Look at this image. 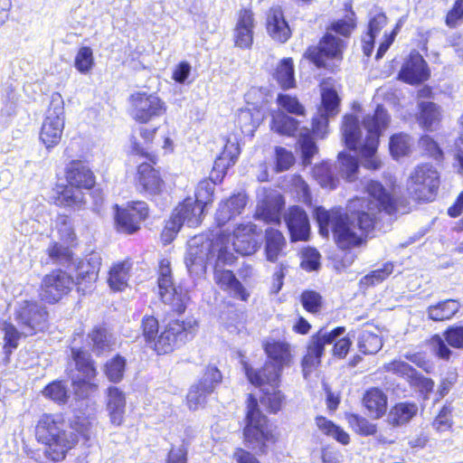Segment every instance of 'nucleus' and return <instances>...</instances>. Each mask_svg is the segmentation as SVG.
I'll return each mask as SVG.
<instances>
[{
	"mask_svg": "<svg viewBox=\"0 0 463 463\" xmlns=\"http://www.w3.org/2000/svg\"><path fill=\"white\" fill-rule=\"evenodd\" d=\"M368 196L349 201L347 213L341 208L326 210L322 206L315 209V217L322 236L329 235L331 226L335 241L341 249L360 245L364 236L374 226L376 214L384 212L391 215L395 212L394 203L383 186L375 181L366 185Z\"/></svg>",
	"mask_w": 463,
	"mask_h": 463,
	"instance_id": "f257e3e1",
	"label": "nucleus"
},
{
	"mask_svg": "<svg viewBox=\"0 0 463 463\" xmlns=\"http://www.w3.org/2000/svg\"><path fill=\"white\" fill-rule=\"evenodd\" d=\"M390 116L383 106L378 105L373 114H368L363 120L364 131L356 117L347 115L344 118L342 135L345 146L358 151L364 160V165L372 170L378 169L380 161L375 156L379 137L388 127Z\"/></svg>",
	"mask_w": 463,
	"mask_h": 463,
	"instance_id": "f03ea898",
	"label": "nucleus"
},
{
	"mask_svg": "<svg viewBox=\"0 0 463 463\" xmlns=\"http://www.w3.org/2000/svg\"><path fill=\"white\" fill-rule=\"evenodd\" d=\"M67 424L61 414H45L36 426V437L47 446L45 456L52 461H60L77 442V436L66 430Z\"/></svg>",
	"mask_w": 463,
	"mask_h": 463,
	"instance_id": "7ed1b4c3",
	"label": "nucleus"
},
{
	"mask_svg": "<svg viewBox=\"0 0 463 463\" xmlns=\"http://www.w3.org/2000/svg\"><path fill=\"white\" fill-rule=\"evenodd\" d=\"M66 179L70 186L57 190L55 203L61 206H78L83 202L80 189H90L95 184V176L87 163L74 160L66 168Z\"/></svg>",
	"mask_w": 463,
	"mask_h": 463,
	"instance_id": "20e7f679",
	"label": "nucleus"
},
{
	"mask_svg": "<svg viewBox=\"0 0 463 463\" xmlns=\"http://www.w3.org/2000/svg\"><path fill=\"white\" fill-rule=\"evenodd\" d=\"M243 437L245 446L260 454L266 453L267 444L274 441L267 417L261 413L258 406V401L252 395L248 398Z\"/></svg>",
	"mask_w": 463,
	"mask_h": 463,
	"instance_id": "39448f33",
	"label": "nucleus"
},
{
	"mask_svg": "<svg viewBox=\"0 0 463 463\" xmlns=\"http://www.w3.org/2000/svg\"><path fill=\"white\" fill-rule=\"evenodd\" d=\"M265 352L269 361L265 364L262 369L254 371L245 366L246 375L252 384H261L264 381L273 384L279 380L283 366L289 362L288 345L284 343L267 344Z\"/></svg>",
	"mask_w": 463,
	"mask_h": 463,
	"instance_id": "423d86ee",
	"label": "nucleus"
},
{
	"mask_svg": "<svg viewBox=\"0 0 463 463\" xmlns=\"http://www.w3.org/2000/svg\"><path fill=\"white\" fill-rule=\"evenodd\" d=\"M220 247H228L225 239L219 237L213 241L203 235L193 237L188 241V249L184 258L186 268L191 275L202 276L206 270L209 260L219 253Z\"/></svg>",
	"mask_w": 463,
	"mask_h": 463,
	"instance_id": "0eeeda50",
	"label": "nucleus"
},
{
	"mask_svg": "<svg viewBox=\"0 0 463 463\" xmlns=\"http://www.w3.org/2000/svg\"><path fill=\"white\" fill-rule=\"evenodd\" d=\"M439 185L437 170L430 164L417 165L410 174L407 188L418 201H432Z\"/></svg>",
	"mask_w": 463,
	"mask_h": 463,
	"instance_id": "6e6552de",
	"label": "nucleus"
},
{
	"mask_svg": "<svg viewBox=\"0 0 463 463\" xmlns=\"http://www.w3.org/2000/svg\"><path fill=\"white\" fill-rule=\"evenodd\" d=\"M14 319L24 336L43 332L48 325V313L34 300H22L17 303Z\"/></svg>",
	"mask_w": 463,
	"mask_h": 463,
	"instance_id": "1a4fd4ad",
	"label": "nucleus"
},
{
	"mask_svg": "<svg viewBox=\"0 0 463 463\" xmlns=\"http://www.w3.org/2000/svg\"><path fill=\"white\" fill-rule=\"evenodd\" d=\"M63 105L61 96L53 93L40 132V139L46 148H51L61 141L64 128Z\"/></svg>",
	"mask_w": 463,
	"mask_h": 463,
	"instance_id": "9d476101",
	"label": "nucleus"
},
{
	"mask_svg": "<svg viewBox=\"0 0 463 463\" xmlns=\"http://www.w3.org/2000/svg\"><path fill=\"white\" fill-rule=\"evenodd\" d=\"M129 114L137 122L146 124L165 113V102L155 93L137 91L129 97Z\"/></svg>",
	"mask_w": 463,
	"mask_h": 463,
	"instance_id": "9b49d317",
	"label": "nucleus"
},
{
	"mask_svg": "<svg viewBox=\"0 0 463 463\" xmlns=\"http://www.w3.org/2000/svg\"><path fill=\"white\" fill-rule=\"evenodd\" d=\"M345 42L332 32H326L317 45L310 46L305 52L304 57L317 68H327V61H341Z\"/></svg>",
	"mask_w": 463,
	"mask_h": 463,
	"instance_id": "f8f14e48",
	"label": "nucleus"
},
{
	"mask_svg": "<svg viewBox=\"0 0 463 463\" xmlns=\"http://www.w3.org/2000/svg\"><path fill=\"white\" fill-rule=\"evenodd\" d=\"M228 249L229 247H220L214 269V280L222 289L227 291L232 298L246 301L250 296L246 288L237 279L232 271L221 269L222 265L232 264L235 260L233 254Z\"/></svg>",
	"mask_w": 463,
	"mask_h": 463,
	"instance_id": "ddd939ff",
	"label": "nucleus"
},
{
	"mask_svg": "<svg viewBox=\"0 0 463 463\" xmlns=\"http://www.w3.org/2000/svg\"><path fill=\"white\" fill-rule=\"evenodd\" d=\"M345 331V328L343 326H338L330 332L322 328L311 336L307 354L302 360L303 373L306 378L320 364L325 345L334 343Z\"/></svg>",
	"mask_w": 463,
	"mask_h": 463,
	"instance_id": "4468645a",
	"label": "nucleus"
},
{
	"mask_svg": "<svg viewBox=\"0 0 463 463\" xmlns=\"http://www.w3.org/2000/svg\"><path fill=\"white\" fill-rule=\"evenodd\" d=\"M191 328L190 323L186 324L179 320L171 321L160 335H157L150 347L157 354L171 353L188 339V336L192 335Z\"/></svg>",
	"mask_w": 463,
	"mask_h": 463,
	"instance_id": "2eb2a0df",
	"label": "nucleus"
},
{
	"mask_svg": "<svg viewBox=\"0 0 463 463\" xmlns=\"http://www.w3.org/2000/svg\"><path fill=\"white\" fill-rule=\"evenodd\" d=\"M74 285L73 279L65 271L56 269L44 276L41 284L42 299L53 304L67 295Z\"/></svg>",
	"mask_w": 463,
	"mask_h": 463,
	"instance_id": "dca6fc26",
	"label": "nucleus"
},
{
	"mask_svg": "<svg viewBox=\"0 0 463 463\" xmlns=\"http://www.w3.org/2000/svg\"><path fill=\"white\" fill-rule=\"evenodd\" d=\"M148 215V207L145 202H133L126 208L116 205L115 222L118 232L133 234L140 229L141 222Z\"/></svg>",
	"mask_w": 463,
	"mask_h": 463,
	"instance_id": "f3484780",
	"label": "nucleus"
},
{
	"mask_svg": "<svg viewBox=\"0 0 463 463\" xmlns=\"http://www.w3.org/2000/svg\"><path fill=\"white\" fill-rule=\"evenodd\" d=\"M340 99L336 90L324 86L321 90V106L317 115L312 120V129L317 136L321 137L326 132L328 118L335 116L339 111Z\"/></svg>",
	"mask_w": 463,
	"mask_h": 463,
	"instance_id": "a211bd4d",
	"label": "nucleus"
},
{
	"mask_svg": "<svg viewBox=\"0 0 463 463\" xmlns=\"http://www.w3.org/2000/svg\"><path fill=\"white\" fill-rule=\"evenodd\" d=\"M222 381V374L216 367H207L204 374L198 383L194 384L186 396L187 404L191 410H197L206 402V397L211 394L215 385Z\"/></svg>",
	"mask_w": 463,
	"mask_h": 463,
	"instance_id": "6ab92c4d",
	"label": "nucleus"
},
{
	"mask_svg": "<svg viewBox=\"0 0 463 463\" xmlns=\"http://www.w3.org/2000/svg\"><path fill=\"white\" fill-rule=\"evenodd\" d=\"M257 226L251 222L241 223L233 231L232 249L241 255H251L260 248Z\"/></svg>",
	"mask_w": 463,
	"mask_h": 463,
	"instance_id": "aec40b11",
	"label": "nucleus"
},
{
	"mask_svg": "<svg viewBox=\"0 0 463 463\" xmlns=\"http://www.w3.org/2000/svg\"><path fill=\"white\" fill-rule=\"evenodd\" d=\"M285 222L290 233L291 241H307L309 237L310 224L306 212L298 205L291 206L284 215Z\"/></svg>",
	"mask_w": 463,
	"mask_h": 463,
	"instance_id": "412c9836",
	"label": "nucleus"
},
{
	"mask_svg": "<svg viewBox=\"0 0 463 463\" xmlns=\"http://www.w3.org/2000/svg\"><path fill=\"white\" fill-rule=\"evenodd\" d=\"M157 284L163 302L171 306L172 309L178 314L184 312L188 296L181 288L175 286L173 277L158 278Z\"/></svg>",
	"mask_w": 463,
	"mask_h": 463,
	"instance_id": "4be33fe9",
	"label": "nucleus"
},
{
	"mask_svg": "<svg viewBox=\"0 0 463 463\" xmlns=\"http://www.w3.org/2000/svg\"><path fill=\"white\" fill-rule=\"evenodd\" d=\"M254 27L255 21L252 12L249 9L241 10L233 31L235 46L241 49L250 48L253 42Z\"/></svg>",
	"mask_w": 463,
	"mask_h": 463,
	"instance_id": "5701e85b",
	"label": "nucleus"
},
{
	"mask_svg": "<svg viewBox=\"0 0 463 463\" xmlns=\"http://www.w3.org/2000/svg\"><path fill=\"white\" fill-rule=\"evenodd\" d=\"M428 76L426 61L418 52L411 53L399 73L400 79L410 84L423 81Z\"/></svg>",
	"mask_w": 463,
	"mask_h": 463,
	"instance_id": "b1692460",
	"label": "nucleus"
},
{
	"mask_svg": "<svg viewBox=\"0 0 463 463\" xmlns=\"http://www.w3.org/2000/svg\"><path fill=\"white\" fill-rule=\"evenodd\" d=\"M137 184L142 192L149 195L159 194L164 185L158 171L148 163H141L138 165Z\"/></svg>",
	"mask_w": 463,
	"mask_h": 463,
	"instance_id": "393cba45",
	"label": "nucleus"
},
{
	"mask_svg": "<svg viewBox=\"0 0 463 463\" xmlns=\"http://www.w3.org/2000/svg\"><path fill=\"white\" fill-rule=\"evenodd\" d=\"M267 31L272 39L279 43H285L289 39L291 30L280 6L269 9L267 15Z\"/></svg>",
	"mask_w": 463,
	"mask_h": 463,
	"instance_id": "a878e982",
	"label": "nucleus"
},
{
	"mask_svg": "<svg viewBox=\"0 0 463 463\" xmlns=\"http://www.w3.org/2000/svg\"><path fill=\"white\" fill-rule=\"evenodd\" d=\"M203 213V209L193 198L188 197L175 209L171 218L177 219L180 227L184 224L195 227L201 222Z\"/></svg>",
	"mask_w": 463,
	"mask_h": 463,
	"instance_id": "bb28decb",
	"label": "nucleus"
},
{
	"mask_svg": "<svg viewBox=\"0 0 463 463\" xmlns=\"http://www.w3.org/2000/svg\"><path fill=\"white\" fill-rule=\"evenodd\" d=\"M126 408L125 393L116 386H110L107 390V411L110 422L119 426L124 420Z\"/></svg>",
	"mask_w": 463,
	"mask_h": 463,
	"instance_id": "cd10ccee",
	"label": "nucleus"
},
{
	"mask_svg": "<svg viewBox=\"0 0 463 463\" xmlns=\"http://www.w3.org/2000/svg\"><path fill=\"white\" fill-rule=\"evenodd\" d=\"M247 203V197L244 194H234L225 202H222L216 213V221L219 225L225 224L232 217L239 215Z\"/></svg>",
	"mask_w": 463,
	"mask_h": 463,
	"instance_id": "c85d7f7f",
	"label": "nucleus"
},
{
	"mask_svg": "<svg viewBox=\"0 0 463 463\" xmlns=\"http://www.w3.org/2000/svg\"><path fill=\"white\" fill-rule=\"evenodd\" d=\"M286 239L279 230L269 228L265 232V254L270 262H276L284 253Z\"/></svg>",
	"mask_w": 463,
	"mask_h": 463,
	"instance_id": "c756f323",
	"label": "nucleus"
},
{
	"mask_svg": "<svg viewBox=\"0 0 463 463\" xmlns=\"http://www.w3.org/2000/svg\"><path fill=\"white\" fill-rule=\"evenodd\" d=\"M279 382V379L273 384L267 381H264L261 384H255L256 386L261 387V391L263 392V395L260 398L261 404L266 407L269 411L274 413L281 409L285 399L282 392L277 390Z\"/></svg>",
	"mask_w": 463,
	"mask_h": 463,
	"instance_id": "7c9ffc66",
	"label": "nucleus"
},
{
	"mask_svg": "<svg viewBox=\"0 0 463 463\" xmlns=\"http://www.w3.org/2000/svg\"><path fill=\"white\" fill-rule=\"evenodd\" d=\"M418 410L415 402H398L390 410L388 422L396 427L405 425L417 415Z\"/></svg>",
	"mask_w": 463,
	"mask_h": 463,
	"instance_id": "2f4dec72",
	"label": "nucleus"
},
{
	"mask_svg": "<svg viewBox=\"0 0 463 463\" xmlns=\"http://www.w3.org/2000/svg\"><path fill=\"white\" fill-rule=\"evenodd\" d=\"M420 115L418 121L420 127L428 131L435 130L441 119L439 107L431 101L419 103Z\"/></svg>",
	"mask_w": 463,
	"mask_h": 463,
	"instance_id": "473e14b6",
	"label": "nucleus"
},
{
	"mask_svg": "<svg viewBox=\"0 0 463 463\" xmlns=\"http://www.w3.org/2000/svg\"><path fill=\"white\" fill-rule=\"evenodd\" d=\"M283 205L284 201L280 195L268 198L258 205L256 215L266 222L279 223Z\"/></svg>",
	"mask_w": 463,
	"mask_h": 463,
	"instance_id": "72a5a7b5",
	"label": "nucleus"
},
{
	"mask_svg": "<svg viewBox=\"0 0 463 463\" xmlns=\"http://www.w3.org/2000/svg\"><path fill=\"white\" fill-rule=\"evenodd\" d=\"M363 403L374 418L379 419L386 412L387 396L379 388H371L364 393Z\"/></svg>",
	"mask_w": 463,
	"mask_h": 463,
	"instance_id": "f704fd0d",
	"label": "nucleus"
},
{
	"mask_svg": "<svg viewBox=\"0 0 463 463\" xmlns=\"http://www.w3.org/2000/svg\"><path fill=\"white\" fill-rule=\"evenodd\" d=\"M461 304L456 299H447L428 307L426 313L430 319L440 322L451 319L460 309Z\"/></svg>",
	"mask_w": 463,
	"mask_h": 463,
	"instance_id": "c9c22d12",
	"label": "nucleus"
},
{
	"mask_svg": "<svg viewBox=\"0 0 463 463\" xmlns=\"http://www.w3.org/2000/svg\"><path fill=\"white\" fill-rule=\"evenodd\" d=\"M240 154L239 146L234 142L228 141L221 155L216 158L213 165V172L221 173L222 175H225L226 170L233 165Z\"/></svg>",
	"mask_w": 463,
	"mask_h": 463,
	"instance_id": "e433bc0d",
	"label": "nucleus"
},
{
	"mask_svg": "<svg viewBox=\"0 0 463 463\" xmlns=\"http://www.w3.org/2000/svg\"><path fill=\"white\" fill-rule=\"evenodd\" d=\"M71 356L75 362L76 369L87 380H92L97 375V369L89 352L81 349L71 348Z\"/></svg>",
	"mask_w": 463,
	"mask_h": 463,
	"instance_id": "4c0bfd02",
	"label": "nucleus"
},
{
	"mask_svg": "<svg viewBox=\"0 0 463 463\" xmlns=\"http://www.w3.org/2000/svg\"><path fill=\"white\" fill-rule=\"evenodd\" d=\"M130 268L128 261H122L111 267L108 282L113 290L121 291L128 286Z\"/></svg>",
	"mask_w": 463,
	"mask_h": 463,
	"instance_id": "58836bf2",
	"label": "nucleus"
},
{
	"mask_svg": "<svg viewBox=\"0 0 463 463\" xmlns=\"http://www.w3.org/2000/svg\"><path fill=\"white\" fill-rule=\"evenodd\" d=\"M89 338L91 341L92 350L97 354L109 352L113 349L116 342L111 334L105 328L96 327L89 334Z\"/></svg>",
	"mask_w": 463,
	"mask_h": 463,
	"instance_id": "ea45409f",
	"label": "nucleus"
},
{
	"mask_svg": "<svg viewBox=\"0 0 463 463\" xmlns=\"http://www.w3.org/2000/svg\"><path fill=\"white\" fill-rule=\"evenodd\" d=\"M315 421L317 427L323 434L335 439L343 445H347L350 442L348 433L339 426L335 425L333 421L323 416H317Z\"/></svg>",
	"mask_w": 463,
	"mask_h": 463,
	"instance_id": "a19ab883",
	"label": "nucleus"
},
{
	"mask_svg": "<svg viewBox=\"0 0 463 463\" xmlns=\"http://www.w3.org/2000/svg\"><path fill=\"white\" fill-rule=\"evenodd\" d=\"M260 122L259 111L253 112L249 109H241L238 113L237 124L245 136L252 137Z\"/></svg>",
	"mask_w": 463,
	"mask_h": 463,
	"instance_id": "79ce46f5",
	"label": "nucleus"
},
{
	"mask_svg": "<svg viewBox=\"0 0 463 463\" xmlns=\"http://www.w3.org/2000/svg\"><path fill=\"white\" fill-rule=\"evenodd\" d=\"M275 77L282 89H290L295 85L294 65L290 58L283 59L276 69Z\"/></svg>",
	"mask_w": 463,
	"mask_h": 463,
	"instance_id": "37998d69",
	"label": "nucleus"
},
{
	"mask_svg": "<svg viewBox=\"0 0 463 463\" xmlns=\"http://www.w3.org/2000/svg\"><path fill=\"white\" fill-rule=\"evenodd\" d=\"M298 124V120L281 112L273 116L271 128L280 135L294 136Z\"/></svg>",
	"mask_w": 463,
	"mask_h": 463,
	"instance_id": "c03bdc74",
	"label": "nucleus"
},
{
	"mask_svg": "<svg viewBox=\"0 0 463 463\" xmlns=\"http://www.w3.org/2000/svg\"><path fill=\"white\" fill-rule=\"evenodd\" d=\"M338 164L339 171L343 178L346 179L348 182H353L357 178L359 165L354 156L345 152H340L338 154Z\"/></svg>",
	"mask_w": 463,
	"mask_h": 463,
	"instance_id": "a18cd8bd",
	"label": "nucleus"
},
{
	"mask_svg": "<svg viewBox=\"0 0 463 463\" xmlns=\"http://www.w3.org/2000/svg\"><path fill=\"white\" fill-rule=\"evenodd\" d=\"M219 178V175L215 177L212 175L210 179L201 181L195 190V199L194 200L203 209L213 202L215 179Z\"/></svg>",
	"mask_w": 463,
	"mask_h": 463,
	"instance_id": "49530a36",
	"label": "nucleus"
},
{
	"mask_svg": "<svg viewBox=\"0 0 463 463\" xmlns=\"http://www.w3.org/2000/svg\"><path fill=\"white\" fill-rule=\"evenodd\" d=\"M382 346L381 337L374 333L364 330L358 336V349L364 354H376Z\"/></svg>",
	"mask_w": 463,
	"mask_h": 463,
	"instance_id": "de8ad7c7",
	"label": "nucleus"
},
{
	"mask_svg": "<svg viewBox=\"0 0 463 463\" xmlns=\"http://www.w3.org/2000/svg\"><path fill=\"white\" fill-rule=\"evenodd\" d=\"M313 175L323 188L332 190L336 187L338 179L335 176L331 165L328 163H322L316 165L313 169Z\"/></svg>",
	"mask_w": 463,
	"mask_h": 463,
	"instance_id": "09e8293b",
	"label": "nucleus"
},
{
	"mask_svg": "<svg viewBox=\"0 0 463 463\" xmlns=\"http://www.w3.org/2000/svg\"><path fill=\"white\" fill-rule=\"evenodd\" d=\"M298 144L302 152L304 164H310L312 157L317 152V146L308 128H303L299 129Z\"/></svg>",
	"mask_w": 463,
	"mask_h": 463,
	"instance_id": "8fccbe9b",
	"label": "nucleus"
},
{
	"mask_svg": "<svg viewBox=\"0 0 463 463\" xmlns=\"http://www.w3.org/2000/svg\"><path fill=\"white\" fill-rule=\"evenodd\" d=\"M126 368V359L117 354L109 360L104 365V373L113 383H118L123 379Z\"/></svg>",
	"mask_w": 463,
	"mask_h": 463,
	"instance_id": "3c124183",
	"label": "nucleus"
},
{
	"mask_svg": "<svg viewBox=\"0 0 463 463\" xmlns=\"http://www.w3.org/2000/svg\"><path fill=\"white\" fill-rule=\"evenodd\" d=\"M413 139L407 134L393 135L390 140V150L394 157L403 156L411 152Z\"/></svg>",
	"mask_w": 463,
	"mask_h": 463,
	"instance_id": "603ef678",
	"label": "nucleus"
},
{
	"mask_svg": "<svg viewBox=\"0 0 463 463\" xmlns=\"http://www.w3.org/2000/svg\"><path fill=\"white\" fill-rule=\"evenodd\" d=\"M95 65L93 52L89 46L79 49L74 58V67L81 74L90 73Z\"/></svg>",
	"mask_w": 463,
	"mask_h": 463,
	"instance_id": "864d4df0",
	"label": "nucleus"
},
{
	"mask_svg": "<svg viewBox=\"0 0 463 463\" xmlns=\"http://www.w3.org/2000/svg\"><path fill=\"white\" fill-rule=\"evenodd\" d=\"M345 418L350 427L362 436H370L376 432V425L358 414L348 413Z\"/></svg>",
	"mask_w": 463,
	"mask_h": 463,
	"instance_id": "5fc2aeb1",
	"label": "nucleus"
},
{
	"mask_svg": "<svg viewBox=\"0 0 463 463\" xmlns=\"http://www.w3.org/2000/svg\"><path fill=\"white\" fill-rule=\"evenodd\" d=\"M43 395L54 402L64 404L69 399L67 386L61 381H54L43 390Z\"/></svg>",
	"mask_w": 463,
	"mask_h": 463,
	"instance_id": "6e6d98bb",
	"label": "nucleus"
},
{
	"mask_svg": "<svg viewBox=\"0 0 463 463\" xmlns=\"http://www.w3.org/2000/svg\"><path fill=\"white\" fill-rule=\"evenodd\" d=\"M55 227L61 238L67 241H73L75 239L74 226L71 217L65 214H60L55 221Z\"/></svg>",
	"mask_w": 463,
	"mask_h": 463,
	"instance_id": "4d7b16f0",
	"label": "nucleus"
},
{
	"mask_svg": "<svg viewBox=\"0 0 463 463\" xmlns=\"http://www.w3.org/2000/svg\"><path fill=\"white\" fill-rule=\"evenodd\" d=\"M393 271V264L391 262H386L383 264L382 269H375L372 271L370 274L364 276L362 279V282L366 286H373L383 282L386 278H388Z\"/></svg>",
	"mask_w": 463,
	"mask_h": 463,
	"instance_id": "13d9d810",
	"label": "nucleus"
},
{
	"mask_svg": "<svg viewBox=\"0 0 463 463\" xmlns=\"http://www.w3.org/2000/svg\"><path fill=\"white\" fill-rule=\"evenodd\" d=\"M99 266V259L96 256L90 257L86 263H81L79 266L76 279L88 277L89 280H97Z\"/></svg>",
	"mask_w": 463,
	"mask_h": 463,
	"instance_id": "bf43d9fd",
	"label": "nucleus"
},
{
	"mask_svg": "<svg viewBox=\"0 0 463 463\" xmlns=\"http://www.w3.org/2000/svg\"><path fill=\"white\" fill-rule=\"evenodd\" d=\"M142 332L146 345L150 347L158 334V321L152 316L144 317L142 319Z\"/></svg>",
	"mask_w": 463,
	"mask_h": 463,
	"instance_id": "052dcab7",
	"label": "nucleus"
},
{
	"mask_svg": "<svg viewBox=\"0 0 463 463\" xmlns=\"http://www.w3.org/2000/svg\"><path fill=\"white\" fill-rule=\"evenodd\" d=\"M452 406L450 403H446L439 411L437 417L432 422L433 428L438 431H446L452 425L451 420Z\"/></svg>",
	"mask_w": 463,
	"mask_h": 463,
	"instance_id": "680f3d73",
	"label": "nucleus"
},
{
	"mask_svg": "<svg viewBox=\"0 0 463 463\" xmlns=\"http://www.w3.org/2000/svg\"><path fill=\"white\" fill-rule=\"evenodd\" d=\"M4 332H5V352L6 354H9L12 353L13 349H15L18 345V340L21 335H24L22 334V330L19 328V330L12 324H5L4 326Z\"/></svg>",
	"mask_w": 463,
	"mask_h": 463,
	"instance_id": "e2e57ef3",
	"label": "nucleus"
},
{
	"mask_svg": "<svg viewBox=\"0 0 463 463\" xmlns=\"http://www.w3.org/2000/svg\"><path fill=\"white\" fill-rule=\"evenodd\" d=\"M300 266L307 271L317 270L320 266V254L313 248H307L301 252Z\"/></svg>",
	"mask_w": 463,
	"mask_h": 463,
	"instance_id": "0e129e2a",
	"label": "nucleus"
},
{
	"mask_svg": "<svg viewBox=\"0 0 463 463\" xmlns=\"http://www.w3.org/2000/svg\"><path fill=\"white\" fill-rule=\"evenodd\" d=\"M443 336L453 348L463 349V325H453L447 328Z\"/></svg>",
	"mask_w": 463,
	"mask_h": 463,
	"instance_id": "69168bd1",
	"label": "nucleus"
},
{
	"mask_svg": "<svg viewBox=\"0 0 463 463\" xmlns=\"http://www.w3.org/2000/svg\"><path fill=\"white\" fill-rule=\"evenodd\" d=\"M277 100L279 105L288 113L298 116H303L305 113L304 107L295 97L287 94H279Z\"/></svg>",
	"mask_w": 463,
	"mask_h": 463,
	"instance_id": "338daca9",
	"label": "nucleus"
},
{
	"mask_svg": "<svg viewBox=\"0 0 463 463\" xmlns=\"http://www.w3.org/2000/svg\"><path fill=\"white\" fill-rule=\"evenodd\" d=\"M383 368L386 372L393 373L402 377H405L408 381L412 375H415V369L409 364L401 360H394L391 363L385 364Z\"/></svg>",
	"mask_w": 463,
	"mask_h": 463,
	"instance_id": "774afa93",
	"label": "nucleus"
}]
</instances>
